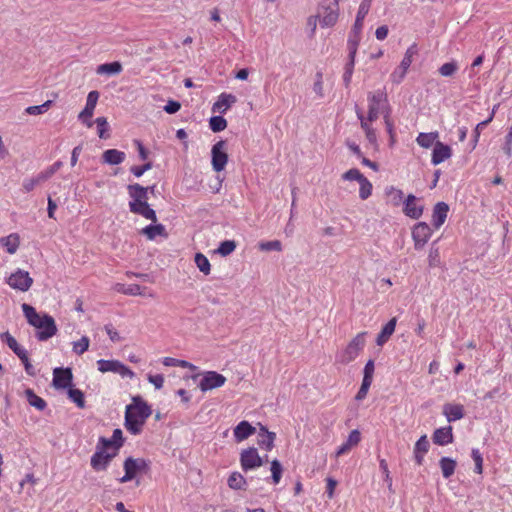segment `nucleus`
<instances>
[{"label": "nucleus", "mask_w": 512, "mask_h": 512, "mask_svg": "<svg viewBox=\"0 0 512 512\" xmlns=\"http://www.w3.org/2000/svg\"><path fill=\"white\" fill-rule=\"evenodd\" d=\"M236 101V96L223 92L218 96L217 101L212 105V112L224 114L233 104L236 103Z\"/></svg>", "instance_id": "nucleus-17"}, {"label": "nucleus", "mask_w": 512, "mask_h": 512, "mask_svg": "<svg viewBox=\"0 0 512 512\" xmlns=\"http://www.w3.org/2000/svg\"><path fill=\"white\" fill-rule=\"evenodd\" d=\"M236 248V243L233 240H225L220 243L217 252L222 256L231 254Z\"/></svg>", "instance_id": "nucleus-55"}, {"label": "nucleus", "mask_w": 512, "mask_h": 512, "mask_svg": "<svg viewBox=\"0 0 512 512\" xmlns=\"http://www.w3.org/2000/svg\"><path fill=\"white\" fill-rule=\"evenodd\" d=\"M372 1L373 0H362V2L359 5L357 16L353 26V32L356 35L359 34L363 28V22L371 8Z\"/></svg>", "instance_id": "nucleus-24"}, {"label": "nucleus", "mask_w": 512, "mask_h": 512, "mask_svg": "<svg viewBox=\"0 0 512 512\" xmlns=\"http://www.w3.org/2000/svg\"><path fill=\"white\" fill-rule=\"evenodd\" d=\"M395 324L396 322H387L386 325L383 327L382 331L379 333L376 343L379 346H382L384 343L387 342L389 337L394 333L395 331Z\"/></svg>", "instance_id": "nucleus-39"}, {"label": "nucleus", "mask_w": 512, "mask_h": 512, "mask_svg": "<svg viewBox=\"0 0 512 512\" xmlns=\"http://www.w3.org/2000/svg\"><path fill=\"white\" fill-rule=\"evenodd\" d=\"M349 45H350V52H349L350 60L346 64L345 71L343 74V81H344V84L346 87L349 86L351 79H352V75H353L357 42H352V40L350 39Z\"/></svg>", "instance_id": "nucleus-28"}, {"label": "nucleus", "mask_w": 512, "mask_h": 512, "mask_svg": "<svg viewBox=\"0 0 512 512\" xmlns=\"http://www.w3.org/2000/svg\"><path fill=\"white\" fill-rule=\"evenodd\" d=\"M0 337L2 341L5 342L20 359H26V349L20 346L16 339L10 333H2Z\"/></svg>", "instance_id": "nucleus-32"}, {"label": "nucleus", "mask_w": 512, "mask_h": 512, "mask_svg": "<svg viewBox=\"0 0 512 512\" xmlns=\"http://www.w3.org/2000/svg\"><path fill=\"white\" fill-rule=\"evenodd\" d=\"M417 54V45L412 44L407 50L406 53L400 63L403 68L409 69L413 62V57Z\"/></svg>", "instance_id": "nucleus-49"}, {"label": "nucleus", "mask_w": 512, "mask_h": 512, "mask_svg": "<svg viewBox=\"0 0 512 512\" xmlns=\"http://www.w3.org/2000/svg\"><path fill=\"white\" fill-rule=\"evenodd\" d=\"M22 310L27 320H54L49 315H44L43 318L37 314L36 310L29 304H22Z\"/></svg>", "instance_id": "nucleus-43"}, {"label": "nucleus", "mask_w": 512, "mask_h": 512, "mask_svg": "<svg viewBox=\"0 0 512 512\" xmlns=\"http://www.w3.org/2000/svg\"><path fill=\"white\" fill-rule=\"evenodd\" d=\"M433 442L439 446H445L453 442V432L451 426L438 428L432 436Z\"/></svg>", "instance_id": "nucleus-23"}, {"label": "nucleus", "mask_w": 512, "mask_h": 512, "mask_svg": "<svg viewBox=\"0 0 512 512\" xmlns=\"http://www.w3.org/2000/svg\"><path fill=\"white\" fill-rule=\"evenodd\" d=\"M439 465L444 478H450L456 469V461L450 457H442L439 461Z\"/></svg>", "instance_id": "nucleus-37"}, {"label": "nucleus", "mask_w": 512, "mask_h": 512, "mask_svg": "<svg viewBox=\"0 0 512 512\" xmlns=\"http://www.w3.org/2000/svg\"><path fill=\"white\" fill-rule=\"evenodd\" d=\"M449 206L445 202H438L433 209L432 224L439 229L446 221Z\"/></svg>", "instance_id": "nucleus-21"}, {"label": "nucleus", "mask_w": 512, "mask_h": 512, "mask_svg": "<svg viewBox=\"0 0 512 512\" xmlns=\"http://www.w3.org/2000/svg\"><path fill=\"white\" fill-rule=\"evenodd\" d=\"M428 263L430 267H438L441 264L440 251L438 247L431 246L428 254Z\"/></svg>", "instance_id": "nucleus-52"}, {"label": "nucleus", "mask_w": 512, "mask_h": 512, "mask_svg": "<svg viewBox=\"0 0 512 512\" xmlns=\"http://www.w3.org/2000/svg\"><path fill=\"white\" fill-rule=\"evenodd\" d=\"M430 447L429 441L426 435L421 436L414 445V459L418 465H421L424 461V456L428 452Z\"/></svg>", "instance_id": "nucleus-26"}, {"label": "nucleus", "mask_w": 512, "mask_h": 512, "mask_svg": "<svg viewBox=\"0 0 512 512\" xmlns=\"http://www.w3.org/2000/svg\"><path fill=\"white\" fill-rule=\"evenodd\" d=\"M90 340L87 336H83L80 340L73 342V351L77 355H82L89 348Z\"/></svg>", "instance_id": "nucleus-53"}, {"label": "nucleus", "mask_w": 512, "mask_h": 512, "mask_svg": "<svg viewBox=\"0 0 512 512\" xmlns=\"http://www.w3.org/2000/svg\"><path fill=\"white\" fill-rule=\"evenodd\" d=\"M384 124L386 127V131L389 135V145H390V147H392L396 143V131H395V126H394V121H393V119H388L386 117V122H384Z\"/></svg>", "instance_id": "nucleus-62"}, {"label": "nucleus", "mask_w": 512, "mask_h": 512, "mask_svg": "<svg viewBox=\"0 0 512 512\" xmlns=\"http://www.w3.org/2000/svg\"><path fill=\"white\" fill-rule=\"evenodd\" d=\"M115 289L117 292L126 294V295H142V288L138 284H116Z\"/></svg>", "instance_id": "nucleus-42"}, {"label": "nucleus", "mask_w": 512, "mask_h": 512, "mask_svg": "<svg viewBox=\"0 0 512 512\" xmlns=\"http://www.w3.org/2000/svg\"><path fill=\"white\" fill-rule=\"evenodd\" d=\"M442 412L448 422H455L464 417V407L461 404L446 403Z\"/></svg>", "instance_id": "nucleus-22"}, {"label": "nucleus", "mask_w": 512, "mask_h": 512, "mask_svg": "<svg viewBox=\"0 0 512 512\" xmlns=\"http://www.w3.org/2000/svg\"><path fill=\"white\" fill-rule=\"evenodd\" d=\"M360 188H359V197L362 200L368 199L372 195L373 186L372 183L364 177L359 182Z\"/></svg>", "instance_id": "nucleus-44"}, {"label": "nucleus", "mask_w": 512, "mask_h": 512, "mask_svg": "<svg viewBox=\"0 0 512 512\" xmlns=\"http://www.w3.org/2000/svg\"><path fill=\"white\" fill-rule=\"evenodd\" d=\"M471 457L475 464L474 471L477 474H482L483 473V457H482V454L479 451V449L473 448L471 451Z\"/></svg>", "instance_id": "nucleus-54"}, {"label": "nucleus", "mask_w": 512, "mask_h": 512, "mask_svg": "<svg viewBox=\"0 0 512 512\" xmlns=\"http://www.w3.org/2000/svg\"><path fill=\"white\" fill-rule=\"evenodd\" d=\"M452 154V148L449 145L437 141L432 150L431 163L435 166L439 165L450 159Z\"/></svg>", "instance_id": "nucleus-14"}, {"label": "nucleus", "mask_w": 512, "mask_h": 512, "mask_svg": "<svg viewBox=\"0 0 512 512\" xmlns=\"http://www.w3.org/2000/svg\"><path fill=\"white\" fill-rule=\"evenodd\" d=\"M0 243L6 249L7 253L15 254L20 245V237L17 233H11L0 239Z\"/></svg>", "instance_id": "nucleus-34"}, {"label": "nucleus", "mask_w": 512, "mask_h": 512, "mask_svg": "<svg viewBox=\"0 0 512 512\" xmlns=\"http://www.w3.org/2000/svg\"><path fill=\"white\" fill-rule=\"evenodd\" d=\"M123 70L122 64L118 61L104 63L97 67L96 73L99 75H117Z\"/></svg>", "instance_id": "nucleus-35"}, {"label": "nucleus", "mask_w": 512, "mask_h": 512, "mask_svg": "<svg viewBox=\"0 0 512 512\" xmlns=\"http://www.w3.org/2000/svg\"><path fill=\"white\" fill-rule=\"evenodd\" d=\"M270 471L273 484H278L282 477L283 467L277 459L271 462Z\"/></svg>", "instance_id": "nucleus-45"}, {"label": "nucleus", "mask_w": 512, "mask_h": 512, "mask_svg": "<svg viewBox=\"0 0 512 512\" xmlns=\"http://www.w3.org/2000/svg\"><path fill=\"white\" fill-rule=\"evenodd\" d=\"M408 69L399 65L391 74L390 78L393 83L399 84L405 78Z\"/></svg>", "instance_id": "nucleus-63"}, {"label": "nucleus", "mask_w": 512, "mask_h": 512, "mask_svg": "<svg viewBox=\"0 0 512 512\" xmlns=\"http://www.w3.org/2000/svg\"><path fill=\"white\" fill-rule=\"evenodd\" d=\"M497 107L498 106L495 105L493 107L492 112L489 115V117L486 120H484V121H482V122H480V123H478L476 125V127L474 129V139H473L474 140V147L476 146V144H477V142L479 140V137H480V127H486L493 120Z\"/></svg>", "instance_id": "nucleus-51"}, {"label": "nucleus", "mask_w": 512, "mask_h": 512, "mask_svg": "<svg viewBox=\"0 0 512 512\" xmlns=\"http://www.w3.org/2000/svg\"><path fill=\"white\" fill-rule=\"evenodd\" d=\"M62 165L63 163L61 161H56L47 169L40 172V179H44V181L48 180L62 167Z\"/></svg>", "instance_id": "nucleus-58"}, {"label": "nucleus", "mask_w": 512, "mask_h": 512, "mask_svg": "<svg viewBox=\"0 0 512 512\" xmlns=\"http://www.w3.org/2000/svg\"><path fill=\"white\" fill-rule=\"evenodd\" d=\"M365 335L366 333L357 334L345 348L339 350L335 356L336 363L347 365L354 361L365 347Z\"/></svg>", "instance_id": "nucleus-4"}, {"label": "nucleus", "mask_w": 512, "mask_h": 512, "mask_svg": "<svg viewBox=\"0 0 512 512\" xmlns=\"http://www.w3.org/2000/svg\"><path fill=\"white\" fill-rule=\"evenodd\" d=\"M432 236L431 227L425 222H419L412 228L414 248L422 250Z\"/></svg>", "instance_id": "nucleus-11"}, {"label": "nucleus", "mask_w": 512, "mask_h": 512, "mask_svg": "<svg viewBox=\"0 0 512 512\" xmlns=\"http://www.w3.org/2000/svg\"><path fill=\"white\" fill-rule=\"evenodd\" d=\"M458 70V65L455 62H447L439 68L440 75L444 77L452 76Z\"/></svg>", "instance_id": "nucleus-61"}, {"label": "nucleus", "mask_w": 512, "mask_h": 512, "mask_svg": "<svg viewBox=\"0 0 512 512\" xmlns=\"http://www.w3.org/2000/svg\"><path fill=\"white\" fill-rule=\"evenodd\" d=\"M51 105H52V101L47 100L46 102H44L41 105L27 107L25 109V113H27L29 115H41V114H44L45 112H47L49 110V108L51 107Z\"/></svg>", "instance_id": "nucleus-47"}, {"label": "nucleus", "mask_w": 512, "mask_h": 512, "mask_svg": "<svg viewBox=\"0 0 512 512\" xmlns=\"http://www.w3.org/2000/svg\"><path fill=\"white\" fill-rule=\"evenodd\" d=\"M41 182H44V179H40V173L37 175V177L27 178L23 181L22 184L23 191L26 193L31 192Z\"/></svg>", "instance_id": "nucleus-59"}, {"label": "nucleus", "mask_w": 512, "mask_h": 512, "mask_svg": "<svg viewBox=\"0 0 512 512\" xmlns=\"http://www.w3.org/2000/svg\"><path fill=\"white\" fill-rule=\"evenodd\" d=\"M68 397L69 399L77 405L79 408L85 407V397L84 393L77 388L70 387L68 389Z\"/></svg>", "instance_id": "nucleus-41"}, {"label": "nucleus", "mask_w": 512, "mask_h": 512, "mask_svg": "<svg viewBox=\"0 0 512 512\" xmlns=\"http://www.w3.org/2000/svg\"><path fill=\"white\" fill-rule=\"evenodd\" d=\"M127 190L131 198L129 202L130 211L156 223V212L148 204V188L135 183L128 185Z\"/></svg>", "instance_id": "nucleus-3"}, {"label": "nucleus", "mask_w": 512, "mask_h": 512, "mask_svg": "<svg viewBox=\"0 0 512 512\" xmlns=\"http://www.w3.org/2000/svg\"><path fill=\"white\" fill-rule=\"evenodd\" d=\"M151 413V407L147 402L140 397H134L132 403L126 406L125 428L133 435L140 434Z\"/></svg>", "instance_id": "nucleus-2"}, {"label": "nucleus", "mask_w": 512, "mask_h": 512, "mask_svg": "<svg viewBox=\"0 0 512 512\" xmlns=\"http://www.w3.org/2000/svg\"><path fill=\"white\" fill-rule=\"evenodd\" d=\"M240 465L243 471L255 470L263 465V460L254 447L244 449L240 453Z\"/></svg>", "instance_id": "nucleus-8"}, {"label": "nucleus", "mask_w": 512, "mask_h": 512, "mask_svg": "<svg viewBox=\"0 0 512 512\" xmlns=\"http://www.w3.org/2000/svg\"><path fill=\"white\" fill-rule=\"evenodd\" d=\"M211 164L215 172H221L228 163V154L226 152V142L221 140L215 143L211 149Z\"/></svg>", "instance_id": "nucleus-7"}, {"label": "nucleus", "mask_w": 512, "mask_h": 512, "mask_svg": "<svg viewBox=\"0 0 512 512\" xmlns=\"http://www.w3.org/2000/svg\"><path fill=\"white\" fill-rule=\"evenodd\" d=\"M72 372L69 368H55L53 371V386L56 389H66L71 387Z\"/></svg>", "instance_id": "nucleus-15"}, {"label": "nucleus", "mask_w": 512, "mask_h": 512, "mask_svg": "<svg viewBox=\"0 0 512 512\" xmlns=\"http://www.w3.org/2000/svg\"><path fill=\"white\" fill-rule=\"evenodd\" d=\"M339 18L338 2L335 1V8L327 7L324 9L323 15L320 18L321 27L327 28L334 26Z\"/></svg>", "instance_id": "nucleus-27"}, {"label": "nucleus", "mask_w": 512, "mask_h": 512, "mask_svg": "<svg viewBox=\"0 0 512 512\" xmlns=\"http://www.w3.org/2000/svg\"><path fill=\"white\" fill-rule=\"evenodd\" d=\"M502 149L508 158L512 156V125L508 128V132L505 136V142Z\"/></svg>", "instance_id": "nucleus-64"}, {"label": "nucleus", "mask_w": 512, "mask_h": 512, "mask_svg": "<svg viewBox=\"0 0 512 512\" xmlns=\"http://www.w3.org/2000/svg\"><path fill=\"white\" fill-rule=\"evenodd\" d=\"M497 107L498 106L495 105L493 107L492 112L489 115V117L486 120H484V121H482V122H480V123H478L476 125V127L474 129V139H473L474 140V147L476 146V144H477V142L479 140V137H480V127H486L493 120Z\"/></svg>", "instance_id": "nucleus-50"}, {"label": "nucleus", "mask_w": 512, "mask_h": 512, "mask_svg": "<svg viewBox=\"0 0 512 512\" xmlns=\"http://www.w3.org/2000/svg\"><path fill=\"white\" fill-rule=\"evenodd\" d=\"M105 331L112 342H120L124 339L121 332L118 331L112 323L105 325Z\"/></svg>", "instance_id": "nucleus-60"}, {"label": "nucleus", "mask_w": 512, "mask_h": 512, "mask_svg": "<svg viewBox=\"0 0 512 512\" xmlns=\"http://www.w3.org/2000/svg\"><path fill=\"white\" fill-rule=\"evenodd\" d=\"M365 176L361 173L359 169L352 168L346 171L342 174V179L345 181H357L358 183L364 178Z\"/></svg>", "instance_id": "nucleus-57"}, {"label": "nucleus", "mask_w": 512, "mask_h": 512, "mask_svg": "<svg viewBox=\"0 0 512 512\" xmlns=\"http://www.w3.org/2000/svg\"><path fill=\"white\" fill-rule=\"evenodd\" d=\"M367 101V115L365 116L361 109H357L356 114L360 121V126L365 133L366 139L371 145L376 146L378 137L377 132L373 128L372 124L379 118L380 115L383 116L384 122H386V117L388 119H392L391 107L388 101L387 93L384 89H378L376 91L369 92L367 95Z\"/></svg>", "instance_id": "nucleus-1"}, {"label": "nucleus", "mask_w": 512, "mask_h": 512, "mask_svg": "<svg viewBox=\"0 0 512 512\" xmlns=\"http://www.w3.org/2000/svg\"><path fill=\"white\" fill-rule=\"evenodd\" d=\"M99 92L96 90L90 91L87 95L85 108L79 113V120L85 123L89 128L92 127L93 123L91 118L93 117L95 107L99 99Z\"/></svg>", "instance_id": "nucleus-13"}, {"label": "nucleus", "mask_w": 512, "mask_h": 512, "mask_svg": "<svg viewBox=\"0 0 512 512\" xmlns=\"http://www.w3.org/2000/svg\"><path fill=\"white\" fill-rule=\"evenodd\" d=\"M227 484L233 490H244L247 486V481L241 473L235 471L229 475Z\"/></svg>", "instance_id": "nucleus-36"}, {"label": "nucleus", "mask_w": 512, "mask_h": 512, "mask_svg": "<svg viewBox=\"0 0 512 512\" xmlns=\"http://www.w3.org/2000/svg\"><path fill=\"white\" fill-rule=\"evenodd\" d=\"M99 443L102 444L103 446L107 447L111 451H113V449H115L116 454H118L119 449L123 445V433H122V430L121 429H115L113 431V434H112L111 438L107 439V438L101 437L99 439Z\"/></svg>", "instance_id": "nucleus-25"}, {"label": "nucleus", "mask_w": 512, "mask_h": 512, "mask_svg": "<svg viewBox=\"0 0 512 512\" xmlns=\"http://www.w3.org/2000/svg\"><path fill=\"white\" fill-rule=\"evenodd\" d=\"M95 123L97 124L98 136L101 139H107L109 137V134H108L109 125H108L107 119L105 117H98L95 120Z\"/></svg>", "instance_id": "nucleus-48"}, {"label": "nucleus", "mask_w": 512, "mask_h": 512, "mask_svg": "<svg viewBox=\"0 0 512 512\" xmlns=\"http://www.w3.org/2000/svg\"><path fill=\"white\" fill-rule=\"evenodd\" d=\"M35 327V335L38 340L45 341L57 332L55 322H29Z\"/></svg>", "instance_id": "nucleus-16"}, {"label": "nucleus", "mask_w": 512, "mask_h": 512, "mask_svg": "<svg viewBox=\"0 0 512 512\" xmlns=\"http://www.w3.org/2000/svg\"><path fill=\"white\" fill-rule=\"evenodd\" d=\"M225 382L226 378L222 374L216 371H207L203 374V377L199 383V388L202 392H206L222 387Z\"/></svg>", "instance_id": "nucleus-12"}, {"label": "nucleus", "mask_w": 512, "mask_h": 512, "mask_svg": "<svg viewBox=\"0 0 512 512\" xmlns=\"http://www.w3.org/2000/svg\"><path fill=\"white\" fill-rule=\"evenodd\" d=\"M97 368L101 373L111 372L122 378L133 379L135 377V373L119 360L100 359L97 361Z\"/></svg>", "instance_id": "nucleus-6"}, {"label": "nucleus", "mask_w": 512, "mask_h": 512, "mask_svg": "<svg viewBox=\"0 0 512 512\" xmlns=\"http://www.w3.org/2000/svg\"><path fill=\"white\" fill-rule=\"evenodd\" d=\"M125 158L126 154L117 149H108L102 154V162L109 165L121 164Z\"/></svg>", "instance_id": "nucleus-31"}, {"label": "nucleus", "mask_w": 512, "mask_h": 512, "mask_svg": "<svg viewBox=\"0 0 512 512\" xmlns=\"http://www.w3.org/2000/svg\"><path fill=\"white\" fill-rule=\"evenodd\" d=\"M209 126L213 132H220L226 129L227 121L222 116H213L209 120Z\"/></svg>", "instance_id": "nucleus-46"}, {"label": "nucleus", "mask_w": 512, "mask_h": 512, "mask_svg": "<svg viewBox=\"0 0 512 512\" xmlns=\"http://www.w3.org/2000/svg\"><path fill=\"white\" fill-rule=\"evenodd\" d=\"M7 284L15 290L26 292L31 288L33 278L30 276L29 272L17 269L8 277Z\"/></svg>", "instance_id": "nucleus-9"}, {"label": "nucleus", "mask_w": 512, "mask_h": 512, "mask_svg": "<svg viewBox=\"0 0 512 512\" xmlns=\"http://www.w3.org/2000/svg\"><path fill=\"white\" fill-rule=\"evenodd\" d=\"M275 433L269 432L266 427L260 426L258 433V444L261 448L271 451L274 447Z\"/></svg>", "instance_id": "nucleus-29"}, {"label": "nucleus", "mask_w": 512, "mask_h": 512, "mask_svg": "<svg viewBox=\"0 0 512 512\" xmlns=\"http://www.w3.org/2000/svg\"><path fill=\"white\" fill-rule=\"evenodd\" d=\"M404 213L412 219H418L423 214V206L418 203L417 198L410 194L404 203Z\"/></svg>", "instance_id": "nucleus-19"}, {"label": "nucleus", "mask_w": 512, "mask_h": 512, "mask_svg": "<svg viewBox=\"0 0 512 512\" xmlns=\"http://www.w3.org/2000/svg\"><path fill=\"white\" fill-rule=\"evenodd\" d=\"M116 455L117 454L115 449L111 451L107 447L98 443L95 452L91 456L90 465L92 469L96 472L106 471L111 461L113 460L114 457H116Z\"/></svg>", "instance_id": "nucleus-5"}, {"label": "nucleus", "mask_w": 512, "mask_h": 512, "mask_svg": "<svg viewBox=\"0 0 512 512\" xmlns=\"http://www.w3.org/2000/svg\"><path fill=\"white\" fill-rule=\"evenodd\" d=\"M361 441V433L359 430L354 429L352 430L346 441L340 445L336 451V456L339 457L341 455H344L348 453L353 447H356Z\"/></svg>", "instance_id": "nucleus-20"}, {"label": "nucleus", "mask_w": 512, "mask_h": 512, "mask_svg": "<svg viewBox=\"0 0 512 512\" xmlns=\"http://www.w3.org/2000/svg\"><path fill=\"white\" fill-rule=\"evenodd\" d=\"M25 395L27 398L28 403L35 407L37 410L42 411L46 407V402L41 397L37 396L33 390L27 389L25 391Z\"/></svg>", "instance_id": "nucleus-38"}, {"label": "nucleus", "mask_w": 512, "mask_h": 512, "mask_svg": "<svg viewBox=\"0 0 512 512\" xmlns=\"http://www.w3.org/2000/svg\"><path fill=\"white\" fill-rule=\"evenodd\" d=\"M255 432V427H253L248 421L243 420L233 429V436L237 443H241L252 436Z\"/></svg>", "instance_id": "nucleus-18"}, {"label": "nucleus", "mask_w": 512, "mask_h": 512, "mask_svg": "<svg viewBox=\"0 0 512 512\" xmlns=\"http://www.w3.org/2000/svg\"><path fill=\"white\" fill-rule=\"evenodd\" d=\"M261 251H281L282 243L279 240L264 241L259 243Z\"/></svg>", "instance_id": "nucleus-56"}, {"label": "nucleus", "mask_w": 512, "mask_h": 512, "mask_svg": "<svg viewBox=\"0 0 512 512\" xmlns=\"http://www.w3.org/2000/svg\"><path fill=\"white\" fill-rule=\"evenodd\" d=\"M140 233L144 235L148 240H155L156 237L167 238L165 226L163 224L148 225L141 229Z\"/></svg>", "instance_id": "nucleus-30"}, {"label": "nucleus", "mask_w": 512, "mask_h": 512, "mask_svg": "<svg viewBox=\"0 0 512 512\" xmlns=\"http://www.w3.org/2000/svg\"><path fill=\"white\" fill-rule=\"evenodd\" d=\"M438 138L439 133L437 131L429 133L421 132L416 137V142L420 147L429 149L432 146L434 147L435 143L439 141Z\"/></svg>", "instance_id": "nucleus-33"}, {"label": "nucleus", "mask_w": 512, "mask_h": 512, "mask_svg": "<svg viewBox=\"0 0 512 512\" xmlns=\"http://www.w3.org/2000/svg\"><path fill=\"white\" fill-rule=\"evenodd\" d=\"M147 468V463L142 458L128 457L124 462L125 474L119 479L120 483H126L133 480L136 475Z\"/></svg>", "instance_id": "nucleus-10"}, {"label": "nucleus", "mask_w": 512, "mask_h": 512, "mask_svg": "<svg viewBox=\"0 0 512 512\" xmlns=\"http://www.w3.org/2000/svg\"><path fill=\"white\" fill-rule=\"evenodd\" d=\"M195 264L198 269L204 274L209 275L211 272V264L208 258L202 253H196L194 258Z\"/></svg>", "instance_id": "nucleus-40"}]
</instances>
